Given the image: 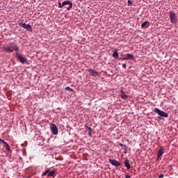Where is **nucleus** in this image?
<instances>
[{"mask_svg": "<svg viewBox=\"0 0 178 178\" xmlns=\"http://www.w3.org/2000/svg\"><path fill=\"white\" fill-rule=\"evenodd\" d=\"M85 129H86V131H88V136L91 137V135H92V134H91V131H92L91 127H88V125H86Z\"/></svg>", "mask_w": 178, "mask_h": 178, "instance_id": "obj_12", "label": "nucleus"}, {"mask_svg": "<svg viewBox=\"0 0 178 178\" xmlns=\"http://www.w3.org/2000/svg\"><path fill=\"white\" fill-rule=\"evenodd\" d=\"M165 149H163V147L162 146L160 147L158 152H157V159H159L163 155V154H165Z\"/></svg>", "mask_w": 178, "mask_h": 178, "instance_id": "obj_8", "label": "nucleus"}, {"mask_svg": "<svg viewBox=\"0 0 178 178\" xmlns=\"http://www.w3.org/2000/svg\"><path fill=\"white\" fill-rule=\"evenodd\" d=\"M6 149L7 151H8L9 152H10V147H9V145L8 144V143L5 142V143L3 144Z\"/></svg>", "mask_w": 178, "mask_h": 178, "instance_id": "obj_16", "label": "nucleus"}, {"mask_svg": "<svg viewBox=\"0 0 178 178\" xmlns=\"http://www.w3.org/2000/svg\"><path fill=\"white\" fill-rule=\"evenodd\" d=\"M118 145H120V147H122L124 151H125V154H127V146L126 145H123L122 143H119Z\"/></svg>", "mask_w": 178, "mask_h": 178, "instance_id": "obj_14", "label": "nucleus"}, {"mask_svg": "<svg viewBox=\"0 0 178 178\" xmlns=\"http://www.w3.org/2000/svg\"><path fill=\"white\" fill-rule=\"evenodd\" d=\"M124 163L125 168H127L128 170L131 168V165H130L129 160L127 159L125 160Z\"/></svg>", "mask_w": 178, "mask_h": 178, "instance_id": "obj_11", "label": "nucleus"}, {"mask_svg": "<svg viewBox=\"0 0 178 178\" xmlns=\"http://www.w3.org/2000/svg\"><path fill=\"white\" fill-rule=\"evenodd\" d=\"M127 3H128L129 6H133V2L130 0H128Z\"/></svg>", "mask_w": 178, "mask_h": 178, "instance_id": "obj_20", "label": "nucleus"}, {"mask_svg": "<svg viewBox=\"0 0 178 178\" xmlns=\"http://www.w3.org/2000/svg\"><path fill=\"white\" fill-rule=\"evenodd\" d=\"M122 67H123L124 69H126V67H127L126 64H122Z\"/></svg>", "mask_w": 178, "mask_h": 178, "instance_id": "obj_25", "label": "nucleus"}, {"mask_svg": "<svg viewBox=\"0 0 178 178\" xmlns=\"http://www.w3.org/2000/svg\"><path fill=\"white\" fill-rule=\"evenodd\" d=\"M129 59H134V56L133 54H127L126 56L122 58V60H129Z\"/></svg>", "mask_w": 178, "mask_h": 178, "instance_id": "obj_9", "label": "nucleus"}, {"mask_svg": "<svg viewBox=\"0 0 178 178\" xmlns=\"http://www.w3.org/2000/svg\"><path fill=\"white\" fill-rule=\"evenodd\" d=\"M125 177H126V178H131V176L129 175V174H127V175H125Z\"/></svg>", "mask_w": 178, "mask_h": 178, "instance_id": "obj_23", "label": "nucleus"}, {"mask_svg": "<svg viewBox=\"0 0 178 178\" xmlns=\"http://www.w3.org/2000/svg\"><path fill=\"white\" fill-rule=\"evenodd\" d=\"M149 24L148 22H145L141 24V28L142 29H145L146 27H148V26H147V25Z\"/></svg>", "mask_w": 178, "mask_h": 178, "instance_id": "obj_17", "label": "nucleus"}, {"mask_svg": "<svg viewBox=\"0 0 178 178\" xmlns=\"http://www.w3.org/2000/svg\"><path fill=\"white\" fill-rule=\"evenodd\" d=\"M65 91H70V92H73V89L70 87H65Z\"/></svg>", "mask_w": 178, "mask_h": 178, "instance_id": "obj_19", "label": "nucleus"}, {"mask_svg": "<svg viewBox=\"0 0 178 178\" xmlns=\"http://www.w3.org/2000/svg\"><path fill=\"white\" fill-rule=\"evenodd\" d=\"M113 57L115 59H119V54H118V49H115L113 53Z\"/></svg>", "mask_w": 178, "mask_h": 178, "instance_id": "obj_13", "label": "nucleus"}, {"mask_svg": "<svg viewBox=\"0 0 178 178\" xmlns=\"http://www.w3.org/2000/svg\"><path fill=\"white\" fill-rule=\"evenodd\" d=\"M88 72H89L90 74L92 75L93 77H97V76H98V72H96L92 69L88 70Z\"/></svg>", "mask_w": 178, "mask_h": 178, "instance_id": "obj_10", "label": "nucleus"}, {"mask_svg": "<svg viewBox=\"0 0 178 178\" xmlns=\"http://www.w3.org/2000/svg\"><path fill=\"white\" fill-rule=\"evenodd\" d=\"M120 97L122 99H127L128 98V96L124 92L122 93Z\"/></svg>", "mask_w": 178, "mask_h": 178, "instance_id": "obj_18", "label": "nucleus"}, {"mask_svg": "<svg viewBox=\"0 0 178 178\" xmlns=\"http://www.w3.org/2000/svg\"><path fill=\"white\" fill-rule=\"evenodd\" d=\"M169 13L171 23L172 24H176V23H177L178 22L177 16H176V14L175 13H172V11H170Z\"/></svg>", "mask_w": 178, "mask_h": 178, "instance_id": "obj_4", "label": "nucleus"}, {"mask_svg": "<svg viewBox=\"0 0 178 178\" xmlns=\"http://www.w3.org/2000/svg\"><path fill=\"white\" fill-rule=\"evenodd\" d=\"M5 140H2V139H0V144L1 143V144H3V145H4L5 144Z\"/></svg>", "mask_w": 178, "mask_h": 178, "instance_id": "obj_22", "label": "nucleus"}, {"mask_svg": "<svg viewBox=\"0 0 178 178\" xmlns=\"http://www.w3.org/2000/svg\"><path fill=\"white\" fill-rule=\"evenodd\" d=\"M108 162H109V163H111V165H113V166H117L118 167V166H120V165H122L120 163V162H119V161H118L115 159L113 160L111 159H109Z\"/></svg>", "mask_w": 178, "mask_h": 178, "instance_id": "obj_7", "label": "nucleus"}, {"mask_svg": "<svg viewBox=\"0 0 178 178\" xmlns=\"http://www.w3.org/2000/svg\"><path fill=\"white\" fill-rule=\"evenodd\" d=\"M50 129L55 136L58 135V127L54 123L50 124Z\"/></svg>", "mask_w": 178, "mask_h": 178, "instance_id": "obj_5", "label": "nucleus"}, {"mask_svg": "<svg viewBox=\"0 0 178 178\" xmlns=\"http://www.w3.org/2000/svg\"><path fill=\"white\" fill-rule=\"evenodd\" d=\"M55 173H56V171H49V173H48V175H47V177H54V176H55Z\"/></svg>", "mask_w": 178, "mask_h": 178, "instance_id": "obj_15", "label": "nucleus"}, {"mask_svg": "<svg viewBox=\"0 0 178 178\" xmlns=\"http://www.w3.org/2000/svg\"><path fill=\"white\" fill-rule=\"evenodd\" d=\"M48 173H49V170H47L45 172H43L42 176H46L47 175H48Z\"/></svg>", "mask_w": 178, "mask_h": 178, "instance_id": "obj_21", "label": "nucleus"}, {"mask_svg": "<svg viewBox=\"0 0 178 178\" xmlns=\"http://www.w3.org/2000/svg\"><path fill=\"white\" fill-rule=\"evenodd\" d=\"M66 5H69V7L67 8V10H70L73 8V3L71 1H63V3H58V8H63V6H66Z\"/></svg>", "mask_w": 178, "mask_h": 178, "instance_id": "obj_3", "label": "nucleus"}, {"mask_svg": "<svg viewBox=\"0 0 178 178\" xmlns=\"http://www.w3.org/2000/svg\"><path fill=\"white\" fill-rule=\"evenodd\" d=\"M19 26L25 29V30H27L28 31H32L31 26L30 24L19 23Z\"/></svg>", "mask_w": 178, "mask_h": 178, "instance_id": "obj_6", "label": "nucleus"}, {"mask_svg": "<svg viewBox=\"0 0 178 178\" xmlns=\"http://www.w3.org/2000/svg\"><path fill=\"white\" fill-rule=\"evenodd\" d=\"M159 178H163V174H161V175L159 176Z\"/></svg>", "mask_w": 178, "mask_h": 178, "instance_id": "obj_24", "label": "nucleus"}, {"mask_svg": "<svg viewBox=\"0 0 178 178\" xmlns=\"http://www.w3.org/2000/svg\"><path fill=\"white\" fill-rule=\"evenodd\" d=\"M154 112L155 113H158V119H162V118H168L169 117V113L158 108H154Z\"/></svg>", "mask_w": 178, "mask_h": 178, "instance_id": "obj_2", "label": "nucleus"}, {"mask_svg": "<svg viewBox=\"0 0 178 178\" xmlns=\"http://www.w3.org/2000/svg\"><path fill=\"white\" fill-rule=\"evenodd\" d=\"M3 51L4 52H14L15 51L17 52L16 54V58L19 60L21 63H29V61L24 57L22 56L20 54H19V47H17V44L15 42H10L8 45L5 46L3 47Z\"/></svg>", "mask_w": 178, "mask_h": 178, "instance_id": "obj_1", "label": "nucleus"}]
</instances>
